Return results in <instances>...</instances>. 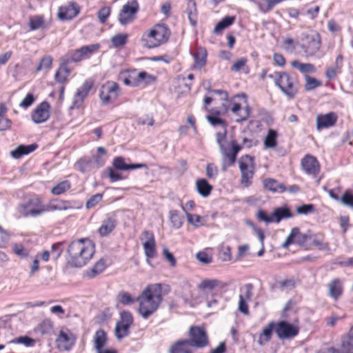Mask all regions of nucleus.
Instances as JSON below:
<instances>
[{"instance_id":"nucleus-32","label":"nucleus","mask_w":353,"mask_h":353,"mask_svg":"<svg viewBox=\"0 0 353 353\" xmlns=\"http://www.w3.org/2000/svg\"><path fill=\"white\" fill-rule=\"evenodd\" d=\"M112 165L114 167V168L120 170H134L147 168V165L144 163L127 164L125 162L124 158L122 157H115L113 160Z\"/></svg>"},{"instance_id":"nucleus-51","label":"nucleus","mask_w":353,"mask_h":353,"mask_svg":"<svg viewBox=\"0 0 353 353\" xmlns=\"http://www.w3.org/2000/svg\"><path fill=\"white\" fill-rule=\"evenodd\" d=\"M13 253L20 259H26L30 255V250L26 248L22 243H14L12 245Z\"/></svg>"},{"instance_id":"nucleus-52","label":"nucleus","mask_w":353,"mask_h":353,"mask_svg":"<svg viewBox=\"0 0 353 353\" xmlns=\"http://www.w3.org/2000/svg\"><path fill=\"white\" fill-rule=\"evenodd\" d=\"M169 219L173 228L179 229L183 223V217L176 210H172L169 212Z\"/></svg>"},{"instance_id":"nucleus-34","label":"nucleus","mask_w":353,"mask_h":353,"mask_svg":"<svg viewBox=\"0 0 353 353\" xmlns=\"http://www.w3.org/2000/svg\"><path fill=\"white\" fill-rule=\"evenodd\" d=\"M37 143H32L30 145H19L14 150H12L11 156L14 159H20L24 155H28L38 148Z\"/></svg>"},{"instance_id":"nucleus-18","label":"nucleus","mask_w":353,"mask_h":353,"mask_svg":"<svg viewBox=\"0 0 353 353\" xmlns=\"http://www.w3.org/2000/svg\"><path fill=\"white\" fill-rule=\"evenodd\" d=\"M81 10V8L77 2L70 1L59 7L57 17L63 21H71L80 14Z\"/></svg>"},{"instance_id":"nucleus-38","label":"nucleus","mask_w":353,"mask_h":353,"mask_svg":"<svg viewBox=\"0 0 353 353\" xmlns=\"http://www.w3.org/2000/svg\"><path fill=\"white\" fill-rule=\"evenodd\" d=\"M54 330V323L50 319H45L36 327L35 332L41 336L50 335Z\"/></svg>"},{"instance_id":"nucleus-62","label":"nucleus","mask_w":353,"mask_h":353,"mask_svg":"<svg viewBox=\"0 0 353 353\" xmlns=\"http://www.w3.org/2000/svg\"><path fill=\"white\" fill-rule=\"evenodd\" d=\"M243 293L239 295L243 299L250 301L252 297L253 285L252 283H247L243 286Z\"/></svg>"},{"instance_id":"nucleus-25","label":"nucleus","mask_w":353,"mask_h":353,"mask_svg":"<svg viewBox=\"0 0 353 353\" xmlns=\"http://www.w3.org/2000/svg\"><path fill=\"white\" fill-rule=\"evenodd\" d=\"M338 121V115L334 112L326 114H320L316 117V130L321 131L323 129L334 126Z\"/></svg>"},{"instance_id":"nucleus-44","label":"nucleus","mask_w":353,"mask_h":353,"mask_svg":"<svg viewBox=\"0 0 353 353\" xmlns=\"http://www.w3.org/2000/svg\"><path fill=\"white\" fill-rule=\"evenodd\" d=\"M196 188L199 194L203 197L208 196L213 190V186L205 179H198L196 181Z\"/></svg>"},{"instance_id":"nucleus-9","label":"nucleus","mask_w":353,"mask_h":353,"mask_svg":"<svg viewBox=\"0 0 353 353\" xmlns=\"http://www.w3.org/2000/svg\"><path fill=\"white\" fill-rule=\"evenodd\" d=\"M188 339H181L186 340L189 345L193 349H202L209 345L210 340L208 332L205 327L199 325H192L188 330Z\"/></svg>"},{"instance_id":"nucleus-27","label":"nucleus","mask_w":353,"mask_h":353,"mask_svg":"<svg viewBox=\"0 0 353 353\" xmlns=\"http://www.w3.org/2000/svg\"><path fill=\"white\" fill-rule=\"evenodd\" d=\"M74 208L72 201L60 199H53L46 205L45 213L54 211H65Z\"/></svg>"},{"instance_id":"nucleus-28","label":"nucleus","mask_w":353,"mask_h":353,"mask_svg":"<svg viewBox=\"0 0 353 353\" xmlns=\"http://www.w3.org/2000/svg\"><path fill=\"white\" fill-rule=\"evenodd\" d=\"M328 296L334 301H337L343 294V281L339 278L332 279L327 285Z\"/></svg>"},{"instance_id":"nucleus-64","label":"nucleus","mask_w":353,"mask_h":353,"mask_svg":"<svg viewBox=\"0 0 353 353\" xmlns=\"http://www.w3.org/2000/svg\"><path fill=\"white\" fill-rule=\"evenodd\" d=\"M296 211L299 214H307L314 211V205L313 204H303L298 206Z\"/></svg>"},{"instance_id":"nucleus-14","label":"nucleus","mask_w":353,"mask_h":353,"mask_svg":"<svg viewBox=\"0 0 353 353\" xmlns=\"http://www.w3.org/2000/svg\"><path fill=\"white\" fill-rule=\"evenodd\" d=\"M134 323L132 314L128 310H123L120 313L119 320L115 326V336L118 339H122L128 336L130 333V327Z\"/></svg>"},{"instance_id":"nucleus-57","label":"nucleus","mask_w":353,"mask_h":353,"mask_svg":"<svg viewBox=\"0 0 353 353\" xmlns=\"http://www.w3.org/2000/svg\"><path fill=\"white\" fill-rule=\"evenodd\" d=\"M112 8L110 6H103L97 12V17L101 23H105L110 16Z\"/></svg>"},{"instance_id":"nucleus-5","label":"nucleus","mask_w":353,"mask_h":353,"mask_svg":"<svg viewBox=\"0 0 353 353\" xmlns=\"http://www.w3.org/2000/svg\"><path fill=\"white\" fill-rule=\"evenodd\" d=\"M222 110L223 113L230 111L236 116V121L239 123L246 121L251 113V108L247 104V98L244 94H236L227 99L222 104Z\"/></svg>"},{"instance_id":"nucleus-46","label":"nucleus","mask_w":353,"mask_h":353,"mask_svg":"<svg viewBox=\"0 0 353 353\" xmlns=\"http://www.w3.org/2000/svg\"><path fill=\"white\" fill-rule=\"evenodd\" d=\"M71 73L70 68L59 67L54 74V80L57 83L62 85L68 82V78Z\"/></svg>"},{"instance_id":"nucleus-40","label":"nucleus","mask_w":353,"mask_h":353,"mask_svg":"<svg viewBox=\"0 0 353 353\" xmlns=\"http://www.w3.org/2000/svg\"><path fill=\"white\" fill-rule=\"evenodd\" d=\"M236 20L235 16H226L219 21L214 26L213 33L216 34H222L223 31L232 26Z\"/></svg>"},{"instance_id":"nucleus-48","label":"nucleus","mask_w":353,"mask_h":353,"mask_svg":"<svg viewBox=\"0 0 353 353\" xmlns=\"http://www.w3.org/2000/svg\"><path fill=\"white\" fill-rule=\"evenodd\" d=\"M128 38L129 34L127 33H118L110 39V42L114 48H122L128 43Z\"/></svg>"},{"instance_id":"nucleus-42","label":"nucleus","mask_w":353,"mask_h":353,"mask_svg":"<svg viewBox=\"0 0 353 353\" xmlns=\"http://www.w3.org/2000/svg\"><path fill=\"white\" fill-rule=\"evenodd\" d=\"M278 132L274 129H269L264 138L263 145L265 148L272 149L278 144Z\"/></svg>"},{"instance_id":"nucleus-16","label":"nucleus","mask_w":353,"mask_h":353,"mask_svg":"<svg viewBox=\"0 0 353 353\" xmlns=\"http://www.w3.org/2000/svg\"><path fill=\"white\" fill-rule=\"evenodd\" d=\"M121 88L119 84L112 81H108L100 89L99 98L104 105L112 103L119 97Z\"/></svg>"},{"instance_id":"nucleus-23","label":"nucleus","mask_w":353,"mask_h":353,"mask_svg":"<svg viewBox=\"0 0 353 353\" xmlns=\"http://www.w3.org/2000/svg\"><path fill=\"white\" fill-rule=\"evenodd\" d=\"M75 341V337L68 330H61L56 339L57 347L62 351H67L72 348Z\"/></svg>"},{"instance_id":"nucleus-31","label":"nucleus","mask_w":353,"mask_h":353,"mask_svg":"<svg viewBox=\"0 0 353 353\" xmlns=\"http://www.w3.org/2000/svg\"><path fill=\"white\" fill-rule=\"evenodd\" d=\"M209 114L206 116L208 121L213 126L221 125L226 127V122L224 119L221 118V111L217 108H208L205 110Z\"/></svg>"},{"instance_id":"nucleus-41","label":"nucleus","mask_w":353,"mask_h":353,"mask_svg":"<svg viewBox=\"0 0 353 353\" xmlns=\"http://www.w3.org/2000/svg\"><path fill=\"white\" fill-rule=\"evenodd\" d=\"M28 26L31 31L46 28V23L44 16L41 14L31 16L29 19Z\"/></svg>"},{"instance_id":"nucleus-58","label":"nucleus","mask_w":353,"mask_h":353,"mask_svg":"<svg viewBox=\"0 0 353 353\" xmlns=\"http://www.w3.org/2000/svg\"><path fill=\"white\" fill-rule=\"evenodd\" d=\"M186 217L188 222L196 228L203 225V218L198 214L186 212Z\"/></svg>"},{"instance_id":"nucleus-63","label":"nucleus","mask_w":353,"mask_h":353,"mask_svg":"<svg viewBox=\"0 0 353 353\" xmlns=\"http://www.w3.org/2000/svg\"><path fill=\"white\" fill-rule=\"evenodd\" d=\"M103 198L102 194H96L92 195L86 202L85 206L88 209H90L94 208L97 204H98Z\"/></svg>"},{"instance_id":"nucleus-33","label":"nucleus","mask_w":353,"mask_h":353,"mask_svg":"<svg viewBox=\"0 0 353 353\" xmlns=\"http://www.w3.org/2000/svg\"><path fill=\"white\" fill-rule=\"evenodd\" d=\"M273 331L275 332V322L271 321L265 325L259 335L258 343L264 345L272 339Z\"/></svg>"},{"instance_id":"nucleus-60","label":"nucleus","mask_w":353,"mask_h":353,"mask_svg":"<svg viewBox=\"0 0 353 353\" xmlns=\"http://www.w3.org/2000/svg\"><path fill=\"white\" fill-rule=\"evenodd\" d=\"M281 290H292L296 287V281L294 279H288L281 281L278 283Z\"/></svg>"},{"instance_id":"nucleus-30","label":"nucleus","mask_w":353,"mask_h":353,"mask_svg":"<svg viewBox=\"0 0 353 353\" xmlns=\"http://www.w3.org/2000/svg\"><path fill=\"white\" fill-rule=\"evenodd\" d=\"M168 353H194V350L189 345L186 340L181 339L170 345Z\"/></svg>"},{"instance_id":"nucleus-53","label":"nucleus","mask_w":353,"mask_h":353,"mask_svg":"<svg viewBox=\"0 0 353 353\" xmlns=\"http://www.w3.org/2000/svg\"><path fill=\"white\" fill-rule=\"evenodd\" d=\"M180 297L183 299V304L188 305L190 307H194L197 303L196 298L194 297L189 288L183 290L180 294Z\"/></svg>"},{"instance_id":"nucleus-37","label":"nucleus","mask_w":353,"mask_h":353,"mask_svg":"<svg viewBox=\"0 0 353 353\" xmlns=\"http://www.w3.org/2000/svg\"><path fill=\"white\" fill-rule=\"evenodd\" d=\"M263 188L269 191L276 192H283L286 190L284 184L279 183L278 181L272 178H267L263 181Z\"/></svg>"},{"instance_id":"nucleus-54","label":"nucleus","mask_w":353,"mask_h":353,"mask_svg":"<svg viewBox=\"0 0 353 353\" xmlns=\"http://www.w3.org/2000/svg\"><path fill=\"white\" fill-rule=\"evenodd\" d=\"M189 8L187 11L188 19L190 20V23L193 26H196L197 23V10H196V4L195 1H190L188 3Z\"/></svg>"},{"instance_id":"nucleus-8","label":"nucleus","mask_w":353,"mask_h":353,"mask_svg":"<svg viewBox=\"0 0 353 353\" xmlns=\"http://www.w3.org/2000/svg\"><path fill=\"white\" fill-rule=\"evenodd\" d=\"M239 167L241 173L240 184L243 188L250 187L256 172L254 157L249 154L241 156L239 160Z\"/></svg>"},{"instance_id":"nucleus-29","label":"nucleus","mask_w":353,"mask_h":353,"mask_svg":"<svg viewBox=\"0 0 353 353\" xmlns=\"http://www.w3.org/2000/svg\"><path fill=\"white\" fill-rule=\"evenodd\" d=\"M225 286L226 284L217 279H203L197 288L204 292L213 293L216 290L222 289Z\"/></svg>"},{"instance_id":"nucleus-43","label":"nucleus","mask_w":353,"mask_h":353,"mask_svg":"<svg viewBox=\"0 0 353 353\" xmlns=\"http://www.w3.org/2000/svg\"><path fill=\"white\" fill-rule=\"evenodd\" d=\"M207 55L208 54L205 48H197L193 55L194 59V68L201 69L205 66L207 61Z\"/></svg>"},{"instance_id":"nucleus-55","label":"nucleus","mask_w":353,"mask_h":353,"mask_svg":"<svg viewBox=\"0 0 353 353\" xmlns=\"http://www.w3.org/2000/svg\"><path fill=\"white\" fill-rule=\"evenodd\" d=\"M92 86L93 82L91 80H86L81 86L77 89L76 94L85 100Z\"/></svg>"},{"instance_id":"nucleus-20","label":"nucleus","mask_w":353,"mask_h":353,"mask_svg":"<svg viewBox=\"0 0 353 353\" xmlns=\"http://www.w3.org/2000/svg\"><path fill=\"white\" fill-rule=\"evenodd\" d=\"M51 114V105L46 101H43L39 103L31 112V119L37 124L43 123L47 121Z\"/></svg>"},{"instance_id":"nucleus-59","label":"nucleus","mask_w":353,"mask_h":353,"mask_svg":"<svg viewBox=\"0 0 353 353\" xmlns=\"http://www.w3.org/2000/svg\"><path fill=\"white\" fill-rule=\"evenodd\" d=\"M220 259L223 261H230L232 259V249L229 245L222 246L219 253Z\"/></svg>"},{"instance_id":"nucleus-12","label":"nucleus","mask_w":353,"mask_h":353,"mask_svg":"<svg viewBox=\"0 0 353 353\" xmlns=\"http://www.w3.org/2000/svg\"><path fill=\"white\" fill-rule=\"evenodd\" d=\"M139 10V3L137 0L128 1L121 8L118 14V21L122 26L132 23L137 18Z\"/></svg>"},{"instance_id":"nucleus-2","label":"nucleus","mask_w":353,"mask_h":353,"mask_svg":"<svg viewBox=\"0 0 353 353\" xmlns=\"http://www.w3.org/2000/svg\"><path fill=\"white\" fill-rule=\"evenodd\" d=\"M95 249V243L89 238L73 240L67 249L68 263L71 267L82 268L92 259Z\"/></svg>"},{"instance_id":"nucleus-4","label":"nucleus","mask_w":353,"mask_h":353,"mask_svg":"<svg viewBox=\"0 0 353 353\" xmlns=\"http://www.w3.org/2000/svg\"><path fill=\"white\" fill-rule=\"evenodd\" d=\"M288 99H293L299 94L300 83L298 77L287 72H275L269 76Z\"/></svg>"},{"instance_id":"nucleus-26","label":"nucleus","mask_w":353,"mask_h":353,"mask_svg":"<svg viewBox=\"0 0 353 353\" xmlns=\"http://www.w3.org/2000/svg\"><path fill=\"white\" fill-rule=\"evenodd\" d=\"M306 238V232L302 233L299 228L294 227L292 228L290 233L286 238L283 246L284 248H288L292 244H296L304 248Z\"/></svg>"},{"instance_id":"nucleus-15","label":"nucleus","mask_w":353,"mask_h":353,"mask_svg":"<svg viewBox=\"0 0 353 353\" xmlns=\"http://www.w3.org/2000/svg\"><path fill=\"white\" fill-rule=\"evenodd\" d=\"M140 240L142 242L144 254L146 257V261L150 265V260L157 256L154 234L151 230H143L141 233Z\"/></svg>"},{"instance_id":"nucleus-39","label":"nucleus","mask_w":353,"mask_h":353,"mask_svg":"<svg viewBox=\"0 0 353 353\" xmlns=\"http://www.w3.org/2000/svg\"><path fill=\"white\" fill-rule=\"evenodd\" d=\"M290 65L293 68L298 70L301 73L305 75L316 72L314 65L310 63H301L298 60H294L291 61Z\"/></svg>"},{"instance_id":"nucleus-13","label":"nucleus","mask_w":353,"mask_h":353,"mask_svg":"<svg viewBox=\"0 0 353 353\" xmlns=\"http://www.w3.org/2000/svg\"><path fill=\"white\" fill-rule=\"evenodd\" d=\"M300 47L303 49L306 57L315 55L321 47V35L318 32L312 34L303 33Z\"/></svg>"},{"instance_id":"nucleus-6","label":"nucleus","mask_w":353,"mask_h":353,"mask_svg":"<svg viewBox=\"0 0 353 353\" xmlns=\"http://www.w3.org/2000/svg\"><path fill=\"white\" fill-rule=\"evenodd\" d=\"M46 204L41 199L35 195L26 202L20 203L16 208L17 218L36 217L45 213Z\"/></svg>"},{"instance_id":"nucleus-35","label":"nucleus","mask_w":353,"mask_h":353,"mask_svg":"<svg viewBox=\"0 0 353 353\" xmlns=\"http://www.w3.org/2000/svg\"><path fill=\"white\" fill-rule=\"evenodd\" d=\"M116 220L112 217L105 219L98 229L99 235L102 237L109 235L116 228Z\"/></svg>"},{"instance_id":"nucleus-10","label":"nucleus","mask_w":353,"mask_h":353,"mask_svg":"<svg viewBox=\"0 0 353 353\" xmlns=\"http://www.w3.org/2000/svg\"><path fill=\"white\" fill-rule=\"evenodd\" d=\"M293 216L290 209L287 206L276 208L273 212L268 215L263 210H259L256 214V218L259 221L265 223H279L282 219L292 218Z\"/></svg>"},{"instance_id":"nucleus-56","label":"nucleus","mask_w":353,"mask_h":353,"mask_svg":"<svg viewBox=\"0 0 353 353\" xmlns=\"http://www.w3.org/2000/svg\"><path fill=\"white\" fill-rule=\"evenodd\" d=\"M305 90H312L322 85L321 81L317 80L316 78L309 75H305Z\"/></svg>"},{"instance_id":"nucleus-21","label":"nucleus","mask_w":353,"mask_h":353,"mask_svg":"<svg viewBox=\"0 0 353 353\" xmlns=\"http://www.w3.org/2000/svg\"><path fill=\"white\" fill-rule=\"evenodd\" d=\"M101 48L100 43H93L84 46L75 50L71 54L72 62L78 63L83 60L90 59L92 54L96 53Z\"/></svg>"},{"instance_id":"nucleus-61","label":"nucleus","mask_w":353,"mask_h":353,"mask_svg":"<svg viewBox=\"0 0 353 353\" xmlns=\"http://www.w3.org/2000/svg\"><path fill=\"white\" fill-rule=\"evenodd\" d=\"M341 203L353 209V194L348 190H346L341 197Z\"/></svg>"},{"instance_id":"nucleus-24","label":"nucleus","mask_w":353,"mask_h":353,"mask_svg":"<svg viewBox=\"0 0 353 353\" xmlns=\"http://www.w3.org/2000/svg\"><path fill=\"white\" fill-rule=\"evenodd\" d=\"M110 265L107 259L100 258L90 268H88L83 273V278L93 279L101 275Z\"/></svg>"},{"instance_id":"nucleus-1","label":"nucleus","mask_w":353,"mask_h":353,"mask_svg":"<svg viewBox=\"0 0 353 353\" xmlns=\"http://www.w3.org/2000/svg\"><path fill=\"white\" fill-rule=\"evenodd\" d=\"M170 292V287L165 283L148 285L137 297V312L143 319L153 316L160 308L163 297Z\"/></svg>"},{"instance_id":"nucleus-19","label":"nucleus","mask_w":353,"mask_h":353,"mask_svg":"<svg viewBox=\"0 0 353 353\" xmlns=\"http://www.w3.org/2000/svg\"><path fill=\"white\" fill-rule=\"evenodd\" d=\"M299 327L285 321L275 322V333L279 339H291L298 335Z\"/></svg>"},{"instance_id":"nucleus-3","label":"nucleus","mask_w":353,"mask_h":353,"mask_svg":"<svg viewBox=\"0 0 353 353\" xmlns=\"http://www.w3.org/2000/svg\"><path fill=\"white\" fill-rule=\"evenodd\" d=\"M171 35V29L166 23H157L142 34L141 41L145 48L154 49L167 43Z\"/></svg>"},{"instance_id":"nucleus-17","label":"nucleus","mask_w":353,"mask_h":353,"mask_svg":"<svg viewBox=\"0 0 353 353\" xmlns=\"http://www.w3.org/2000/svg\"><path fill=\"white\" fill-rule=\"evenodd\" d=\"M306 237L304 248L306 250L314 248L324 250L329 247V244L325 241V234L323 232L315 233L311 230H307L306 232Z\"/></svg>"},{"instance_id":"nucleus-49","label":"nucleus","mask_w":353,"mask_h":353,"mask_svg":"<svg viewBox=\"0 0 353 353\" xmlns=\"http://www.w3.org/2000/svg\"><path fill=\"white\" fill-rule=\"evenodd\" d=\"M70 188H71V183L68 180H65V181L59 182L58 184H57L55 186H54L51 189L50 192L53 195L58 196V195H61V194L65 193Z\"/></svg>"},{"instance_id":"nucleus-7","label":"nucleus","mask_w":353,"mask_h":353,"mask_svg":"<svg viewBox=\"0 0 353 353\" xmlns=\"http://www.w3.org/2000/svg\"><path fill=\"white\" fill-rule=\"evenodd\" d=\"M119 79L128 86L139 87L143 84L148 85L156 80V78L145 71L138 72L137 69L123 71Z\"/></svg>"},{"instance_id":"nucleus-36","label":"nucleus","mask_w":353,"mask_h":353,"mask_svg":"<svg viewBox=\"0 0 353 353\" xmlns=\"http://www.w3.org/2000/svg\"><path fill=\"white\" fill-rule=\"evenodd\" d=\"M108 342L107 333L103 330L99 329L94 333L93 337L94 347L97 352L103 349Z\"/></svg>"},{"instance_id":"nucleus-11","label":"nucleus","mask_w":353,"mask_h":353,"mask_svg":"<svg viewBox=\"0 0 353 353\" xmlns=\"http://www.w3.org/2000/svg\"><path fill=\"white\" fill-rule=\"evenodd\" d=\"M301 167L306 174L316 179L318 183H320L323 175L321 173V164L316 157L310 154H305L301 160Z\"/></svg>"},{"instance_id":"nucleus-45","label":"nucleus","mask_w":353,"mask_h":353,"mask_svg":"<svg viewBox=\"0 0 353 353\" xmlns=\"http://www.w3.org/2000/svg\"><path fill=\"white\" fill-rule=\"evenodd\" d=\"M53 58L51 55L43 56L37 65L34 72L38 73L41 71H49L52 67Z\"/></svg>"},{"instance_id":"nucleus-47","label":"nucleus","mask_w":353,"mask_h":353,"mask_svg":"<svg viewBox=\"0 0 353 353\" xmlns=\"http://www.w3.org/2000/svg\"><path fill=\"white\" fill-rule=\"evenodd\" d=\"M248 61V60L246 57H241L232 65L230 68L231 71L235 72L242 71L245 74H248L250 72V69L247 65Z\"/></svg>"},{"instance_id":"nucleus-22","label":"nucleus","mask_w":353,"mask_h":353,"mask_svg":"<svg viewBox=\"0 0 353 353\" xmlns=\"http://www.w3.org/2000/svg\"><path fill=\"white\" fill-rule=\"evenodd\" d=\"M242 146L240 145L236 140H232L230 142V147H222L221 148V153L223 156L225 164L228 166H231L236 161L238 153L241 150Z\"/></svg>"},{"instance_id":"nucleus-50","label":"nucleus","mask_w":353,"mask_h":353,"mask_svg":"<svg viewBox=\"0 0 353 353\" xmlns=\"http://www.w3.org/2000/svg\"><path fill=\"white\" fill-rule=\"evenodd\" d=\"M117 301L123 305H131L137 302V297H134L128 292L121 291L117 296Z\"/></svg>"}]
</instances>
